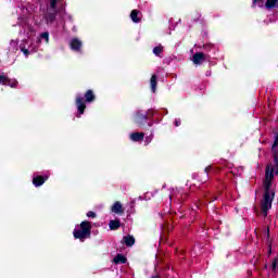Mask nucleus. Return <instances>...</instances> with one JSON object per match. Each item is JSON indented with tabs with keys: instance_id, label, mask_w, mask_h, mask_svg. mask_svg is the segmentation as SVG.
<instances>
[{
	"instance_id": "nucleus-1",
	"label": "nucleus",
	"mask_w": 278,
	"mask_h": 278,
	"mask_svg": "<svg viewBox=\"0 0 278 278\" xmlns=\"http://www.w3.org/2000/svg\"><path fill=\"white\" fill-rule=\"evenodd\" d=\"M273 179H275V167L267 165L265 168L264 194L261 201V212L263 216H268V210L273 208L275 201V189H273Z\"/></svg>"
},
{
	"instance_id": "nucleus-2",
	"label": "nucleus",
	"mask_w": 278,
	"mask_h": 278,
	"mask_svg": "<svg viewBox=\"0 0 278 278\" xmlns=\"http://www.w3.org/2000/svg\"><path fill=\"white\" fill-rule=\"evenodd\" d=\"M94 101H97V96L92 89L87 90L84 96L80 93L76 94L75 105L77 109V118H80L86 113V103H94Z\"/></svg>"
},
{
	"instance_id": "nucleus-3",
	"label": "nucleus",
	"mask_w": 278,
	"mask_h": 278,
	"mask_svg": "<svg viewBox=\"0 0 278 278\" xmlns=\"http://www.w3.org/2000/svg\"><path fill=\"white\" fill-rule=\"evenodd\" d=\"M155 116V112L153 110H148V112L142 113L140 111L136 112L134 123L137 125V127H140V129H146L148 127H153V122H151V118Z\"/></svg>"
},
{
	"instance_id": "nucleus-4",
	"label": "nucleus",
	"mask_w": 278,
	"mask_h": 278,
	"mask_svg": "<svg viewBox=\"0 0 278 278\" xmlns=\"http://www.w3.org/2000/svg\"><path fill=\"white\" fill-rule=\"evenodd\" d=\"M73 236L75 240H80V242L88 240L92 236V224L88 220L81 222L80 229H74Z\"/></svg>"
},
{
	"instance_id": "nucleus-5",
	"label": "nucleus",
	"mask_w": 278,
	"mask_h": 278,
	"mask_svg": "<svg viewBox=\"0 0 278 278\" xmlns=\"http://www.w3.org/2000/svg\"><path fill=\"white\" fill-rule=\"evenodd\" d=\"M81 47H84V43L78 38H73L70 42V48L75 53H81Z\"/></svg>"
},
{
	"instance_id": "nucleus-6",
	"label": "nucleus",
	"mask_w": 278,
	"mask_h": 278,
	"mask_svg": "<svg viewBox=\"0 0 278 278\" xmlns=\"http://www.w3.org/2000/svg\"><path fill=\"white\" fill-rule=\"evenodd\" d=\"M49 180V176L45 175V176H35L33 177V186H35V188H40V186L45 185V181Z\"/></svg>"
},
{
	"instance_id": "nucleus-7",
	"label": "nucleus",
	"mask_w": 278,
	"mask_h": 278,
	"mask_svg": "<svg viewBox=\"0 0 278 278\" xmlns=\"http://www.w3.org/2000/svg\"><path fill=\"white\" fill-rule=\"evenodd\" d=\"M47 25H53V23H55V18H58V12H51L48 11L45 16H43Z\"/></svg>"
},
{
	"instance_id": "nucleus-8",
	"label": "nucleus",
	"mask_w": 278,
	"mask_h": 278,
	"mask_svg": "<svg viewBox=\"0 0 278 278\" xmlns=\"http://www.w3.org/2000/svg\"><path fill=\"white\" fill-rule=\"evenodd\" d=\"M193 64L201 65L203 62H205V53L203 52H197L192 56Z\"/></svg>"
},
{
	"instance_id": "nucleus-9",
	"label": "nucleus",
	"mask_w": 278,
	"mask_h": 278,
	"mask_svg": "<svg viewBox=\"0 0 278 278\" xmlns=\"http://www.w3.org/2000/svg\"><path fill=\"white\" fill-rule=\"evenodd\" d=\"M123 243L127 247H134V244H136V238L131 235L124 236Z\"/></svg>"
},
{
	"instance_id": "nucleus-10",
	"label": "nucleus",
	"mask_w": 278,
	"mask_h": 278,
	"mask_svg": "<svg viewBox=\"0 0 278 278\" xmlns=\"http://www.w3.org/2000/svg\"><path fill=\"white\" fill-rule=\"evenodd\" d=\"M109 227H110L111 231H116V230L121 229V219H111L109 222Z\"/></svg>"
},
{
	"instance_id": "nucleus-11",
	"label": "nucleus",
	"mask_w": 278,
	"mask_h": 278,
	"mask_svg": "<svg viewBox=\"0 0 278 278\" xmlns=\"http://www.w3.org/2000/svg\"><path fill=\"white\" fill-rule=\"evenodd\" d=\"M130 139L132 142H141V140H144V132H132Z\"/></svg>"
},
{
	"instance_id": "nucleus-12",
	"label": "nucleus",
	"mask_w": 278,
	"mask_h": 278,
	"mask_svg": "<svg viewBox=\"0 0 278 278\" xmlns=\"http://www.w3.org/2000/svg\"><path fill=\"white\" fill-rule=\"evenodd\" d=\"M150 86L152 92H155L157 90V75L153 74L150 78Z\"/></svg>"
},
{
	"instance_id": "nucleus-13",
	"label": "nucleus",
	"mask_w": 278,
	"mask_h": 278,
	"mask_svg": "<svg viewBox=\"0 0 278 278\" xmlns=\"http://www.w3.org/2000/svg\"><path fill=\"white\" fill-rule=\"evenodd\" d=\"M112 212H114V214H123V204H121L118 201L115 202L112 206Z\"/></svg>"
},
{
	"instance_id": "nucleus-14",
	"label": "nucleus",
	"mask_w": 278,
	"mask_h": 278,
	"mask_svg": "<svg viewBox=\"0 0 278 278\" xmlns=\"http://www.w3.org/2000/svg\"><path fill=\"white\" fill-rule=\"evenodd\" d=\"M114 264H127V257L123 254H117L114 260Z\"/></svg>"
},
{
	"instance_id": "nucleus-15",
	"label": "nucleus",
	"mask_w": 278,
	"mask_h": 278,
	"mask_svg": "<svg viewBox=\"0 0 278 278\" xmlns=\"http://www.w3.org/2000/svg\"><path fill=\"white\" fill-rule=\"evenodd\" d=\"M265 8L266 10H274V8H278V0H266Z\"/></svg>"
},
{
	"instance_id": "nucleus-16",
	"label": "nucleus",
	"mask_w": 278,
	"mask_h": 278,
	"mask_svg": "<svg viewBox=\"0 0 278 278\" xmlns=\"http://www.w3.org/2000/svg\"><path fill=\"white\" fill-rule=\"evenodd\" d=\"M138 14H140V11L136 9L130 12V18L132 23H140L142 21L140 17H138Z\"/></svg>"
},
{
	"instance_id": "nucleus-17",
	"label": "nucleus",
	"mask_w": 278,
	"mask_h": 278,
	"mask_svg": "<svg viewBox=\"0 0 278 278\" xmlns=\"http://www.w3.org/2000/svg\"><path fill=\"white\" fill-rule=\"evenodd\" d=\"M163 51H164V47L162 45L153 48V53H154V55H156V58H160V55H162Z\"/></svg>"
},
{
	"instance_id": "nucleus-18",
	"label": "nucleus",
	"mask_w": 278,
	"mask_h": 278,
	"mask_svg": "<svg viewBox=\"0 0 278 278\" xmlns=\"http://www.w3.org/2000/svg\"><path fill=\"white\" fill-rule=\"evenodd\" d=\"M216 168H214V166L208 165L207 167H205L204 173L206 175V177H210V174L214 175V173H216Z\"/></svg>"
},
{
	"instance_id": "nucleus-19",
	"label": "nucleus",
	"mask_w": 278,
	"mask_h": 278,
	"mask_svg": "<svg viewBox=\"0 0 278 278\" xmlns=\"http://www.w3.org/2000/svg\"><path fill=\"white\" fill-rule=\"evenodd\" d=\"M0 84L2 85V86H8V84H10V78H8V76H5V75H0Z\"/></svg>"
},
{
	"instance_id": "nucleus-20",
	"label": "nucleus",
	"mask_w": 278,
	"mask_h": 278,
	"mask_svg": "<svg viewBox=\"0 0 278 278\" xmlns=\"http://www.w3.org/2000/svg\"><path fill=\"white\" fill-rule=\"evenodd\" d=\"M271 153H273L274 162H277L278 161V149H277V147L271 146Z\"/></svg>"
},
{
	"instance_id": "nucleus-21",
	"label": "nucleus",
	"mask_w": 278,
	"mask_h": 278,
	"mask_svg": "<svg viewBox=\"0 0 278 278\" xmlns=\"http://www.w3.org/2000/svg\"><path fill=\"white\" fill-rule=\"evenodd\" d=\"M7 86H10L11 88H16L18 86V80H12L9 78V84Z\"/></svg>"
},
{
	"instance_id": "nucleus-22",
	"label": "nucleus",
	"mask_w": 278,
	"mask_h": 278,
	"mask_svg": "<svg viewBox=\"0 0 278 278\" xmlns=\"http://www.w3.org/2000/svg\"><path fill=\"white\" fill-rule=\"evenodd\" d=\"M278 257H275L271 262V270H277Z\"/></svg>"
},
{
	"instance_id": "nucleus-23",
	"label": "nucleus",
	"mask_w": 278,
	"mask_h": 278,
	"mask_svg": "<svg viewBox=\"0 0 278 278\" xmlns=\"http://www.w3.org/2000/svg\"><path fill=\"white\" fill-rule=\"evenodd\" d=\"M50 8L55 10L58 8V0H50Z\"/></svg>"
},
{
	"instance_id": "nucleus-24",
	"label": "nucleus",
	"mask_w": 278,
	"mask_h": 278,
	"mask_svg": "<svg viewBox=\"0 0 278 278\" xmlns=\"http://www.w3.org/2000/svg\"><path fill=\"white\" fill-rule=\"evenodd\" d=\"M40 38H42L43 40H46V42H49V33L45 31L40 35Z\"/></svg>"
},
{
	"instance_id": "nucleus-25",
	"label": "nucleus",
	"mask_w": 278,
	"mask_h": 278,
	"mask_svg": "<svg viewBox=\"0 0 278 278\" xmlns=\"http://www.w3.org/2000/svg\"><path fill=\"white\" fill-rule=\"evenodd\" d=\"M87 216H88V218H94V217L97 216V213H94V212H92V211H89V212L87 213Z\"/></svg>"
},
{
	"instance_id": "nucleus-26",
	"label": "nucleus",
	"mask_w": 278,
	"mask_h": 278,
	"mask_svg": "<svg viewBox=\"0 0 278 278\" xmlns=\"http://www.w3.org/2000/svg\"><path fill=\"white\" fill-rule=\"evenodd\" d=\"M21 51H22V53H24V55H29V50L28 49H26V48H21Z\"/></svg>"
},
{
	"instance_id": "nucleus-27",
	"label": "nucleus",
	"mask_w": 278,
	"mask_h": 278,
	"mask_svg": "<svg viewBox=\"0 0 278 278\" xmlns=\"http://www.w3.org/2000/svg\"><path fill=\"white\" fill-rule=\"evenodd\" d=\"M278 146V134L275 136V140L271 147H277Z\"/></svg>"
},
{
	"instance_id": "nucleus-28",
	"label": "nucleus",
	"mask_w": 278,
	"mask_h": 278,
	"mask_svg": "<svg viewBox=\"0 0 278 278\" xmlns=\"http://www.w3.org/2000/svg\"><path fill=\"white\" fill-rule=\"evenodd\" d=\"M174 125L175 127H179V125H181V119H175Z\"/></svg>"
},
{
	"instance_id": "nucleus-29",
	"label": "nucleus",
	"mask_w": 278,
	"mask_h": 278,
	"mask_svg": "<svg viewBox=\"0 0 278 278\" xmlns=\"http://www.w3.org/2000/svg\"><path fill=\"white\" fill-rule=\"evenodd\" d=\"M274 164L276 166L275 175H278V161H275Z\"/></svg>"
},
{
	"instance_id": "nucleus-30",
	"label": "nucleus",
	"mask_w": 278,
	"mask_h": 278,
	"mask_svg": "<svg viewBox=\"0 0 278 278\" xmlns=\"http://www.w3.org/2000/svg\"><path fill=\"white\" fill-rule=\"evenodd\" d=\"M258 1H262V0H253V8H255Z\"/></svg>"
},
{
	"instance_id": "nucleus-31",
	"label": "nucleus",
	"mask_w": 278,
	"mask_h": 278,
	"mask_svg": "<svg viewBox=\"0 0 278 278\" xmlns=\"http://www.w3.org/2000/svg\"><path fill=\"white\" fill-rule=\"evenodd\" d=\"M151 278H162L160 275H153Z\"/></svg>"
},
{
	"instance_id": "nucleus-32",
	"label": "nucleus",
	"mask_w": 278,
	"mask_h": 278,
	"mask_svg": "<svg viewBox=\"0 0 278 278\" xmlns=\"http://www.w3.org/2000/svg\"><path fill=\"white\" fill-rule=\"evenodd\" d=\"M268 253H269V255H270V253H273V248H271V245H269Z\"/></svg>"
},
{
	"instance_id": "nucleus-33",
	"label": "nucleus",
	"mask_w": 278,
	"mask_h": 278,
	"mask_svg": "<svg viewBox=\"0 0 278 278\" xmlns=\"http://www.w3.org/2000/svg\"><path fill=\"white\" fill-rule=\"evenodd\" d=\"M212 201H216V198H212L210 202L212 203Z\"/></svg>"
},
{
	"instance_id": "nucleus-34",
	"label": "nucleus",
	"mask_w": 278,
	"mask_h": 278,
	"mask_svg": "<svg viewBox=\"0 0 278 278\" xmlns=\"http://www.w3.org/2000/svg\"><path fill=\"white\" fill-rule=\"evenodd\" d=\"M270 236V230H267V237H269Z\"/></svg>"
}]
</instances>
